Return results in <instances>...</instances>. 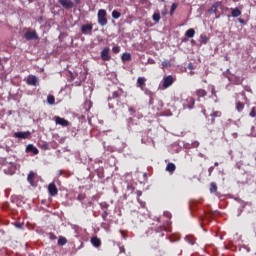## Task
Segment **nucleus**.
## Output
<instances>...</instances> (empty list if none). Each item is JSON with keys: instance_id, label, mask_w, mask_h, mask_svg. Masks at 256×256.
Returning a JSON list of instances; mask_svg holds the SVG:
<instances>
[{"instance_id": "1", "label": "nucleus", "mask_w": 256, "mask_h": 256, "mask_svg": "<svg viewBox=\"0 0 256 256\" xmlns=\"http://www.w3.org/2000/svg\"><path fill=\"white\" fill-rule=\"evenodd\" d=\"M98 23H99V25H101V27H105V25H107V23H108L107 10L100 9L98 11Z\"/></svg>"}, {"instance_id": "2", "label": "nucleus", "mask_w": 256, "mask_h": 256, "mask_svg": "<svg viewBox=\"0 0 256 256\" xmlns=\"http://www.w3.org/2000/svg\"><path fill=\"white\" fill-rule=\"evenodd\" d=\"M173 83H175V78L171 75H168L163 78L162 87H163V89H169V87H171V85H173Z\"/></svg>"}, {"instance_id": "3", "label": "nucleus", "mask_w": 256, "mask_h": 256, "mask_svg": "<svg viewBox=\"0 0 256 256\" xmlns=\"http://www.w3.org/2000/svg\"><path fill=\"white\" fill-rule=\"evenodd\" d=\"M48 193H49L50 197H57V195L59 193V189H57V185H55L54 182H52L48 185Z\"/></svg>"}, {"instance_id": "4", "label": "nucleus", "mask_w": 256, "mask_h": 256, "mask_svg": "<svg viewBox=\"0 0 256 256\" xmlns=\"http://www.w3.org/2000/svg\"><path fill=\"white\" fill-rule=\"evenodd\" d=\"M26 41H33L39 39L37 31H27L24 35Z\"/></svg>"}, {"instance_id": "5", "label": "nucleus", "mask_w": 256, "mask_h": 256, "mask_svg": "<svg viewBox=\"0 0 256 256\" xmlns=\"http://www.w3.org/2000/svg\"><path fill=\"white\" fill-rule=\"evenodd\" d=\"M109 47H105L102 51H101V59L102 61H111V56L109 55Z\"/></svg>"}, {"instance_id": "6", "label": "nucleus", "mask_w": 256, "mask_h": 256, "mask_svg": "<svg viewBox=\"0 0 256 256\" xmlns=\"http://www.w3.org/2000/svg\"><path fill=\"white\" fill-rule=\"evenodd\" d=\"M14 137L16 139H29L31 137V132L26 131V132H16L14 133Z\"/></svg>"}, {"instance_id": "7", "label": "nucleus", "mask_w": 256, "mask_h": 256, "mask_svg": "<svg viewBox=\"0 0 256 256\" xmlns=\"http://www.w3.org/2000/svg\"><path fill=\"white\" fill-rule=\"evenodd\" d=\"M56 125H61V127H69V122L65 120V118H61L59 116L55 117Z\"/></svg>"}, {"instance_id": "8", "label": "nucleus", "mask_w": 256, "mask_h": 256, "mask_svg": "<svg viewBox=\"0 0 256 256\" xmlns=\"http://www.w3.org/2000/svg\"><path fill=\"white\" fill-rule=\"evenodd\" d=\"M163 231H171V224L169 221H167L166 225H160L158 228H156V233H163Z\"/></svg>"}, {"instance_id": "9", "label": "nucleus", "mask_w": 256, "mask_h": 256, "mask_svg": "<svg viewBox=\"0 0 256 256\" xmlns=\"http://www.w3.org/2000/svg\"><path fill=\"white\" fill-rule=\"evenodd\" d=\"M58 3L64 7V9H73V1L71 0H58Z\"/></svg>"}, {"instance_id": "10", "label": "nucleus", "mask_w": 256, "mask_h": 256, "mask_svg": "<svg viewBox=\"0 0 256 256\" xmlns=\"http://www.w3.org/2000/svg\"><path fill=\"white\" fill-rule=\"evenodd\" d=\"M145 83H147V78L138 77L137 82H136V87H138L139 89H141L143 91V89H145Z\"/></svg>"}, {"instance_id": "11", "label": "nucleus", "mask_w": 256, "mask_h": 256, "mask_svg": "<svg viewBox=\"0 0 256 256\" xmlns=\"http://www.w3.org/2000/svg\"><path fill=\"white\" fill-rule=\"evenodd\" d=\"M93 31V24H86L81 26V33L83 35H87V33H91Z\"/></svg>"}, {"instance_id": "12", "label": "nucleus", "mask_w": 256, "mask_h": 256, "mask_svg": "<svg viewBox=\"0 0 256 256\" xmlns=\"http://www.w3.org/2000/svg\"><path fill=\"white\" fill-rule=\"evenodd\" d=\"M184 107H187V109H193V107H195V98L188 97L186 99V103L184 104Z\"/></svg>"}, {"instance_id": "13", "label": "nucleus", "mask_w": 256, "mask_h": 256, "mask_svg": "<svg viewBox=\"0 0 256 256\" xmlns=\"http://www.w3.org/2000/svg\"><path fill=\"white\" fill-rule=\"evenodd\" d=\"M26 153H33V155H39V149H37V147H34L33 144H29L26 147Z\"/></svg>"}, {"instance_id": "14", "label": "nucleus", "mask_w": 256, "mask_h": 256, "mask_svg": "<svg viewBox=\"0 0 256 256\" xmlns=\"http://www.w3.org/2000/svg\"><path fill=\"white\" fill-rule=\"evenodd\" d=\"M195 95L198 97V99L207 97V91L205 89H197L195 91Z\"/></svg>"}, {"instance_id": "15", "label": "nucleus", "mask_w": 256, "mask_h": 256, "mask_svg": "<svg viewBox=\"0 0 256 256\" xmlns=\"http://www.w3.org/2000/svg\"><path fill=\"white\" fill-rule=\"evenodd\" d=\"M38 79L36 76H29L27 79L28 85H33L34 87H37Z\"/></svg>"}, {"instance_id": "16", "label": "nucleus", "mask_w": 256, "mask_h": 256, "mask_svg": "<svg viewBox=\"0 0 256 256\" xmlns=\"http://www.w3.org/2000/svg\"><path fill=\"white\" fill-rule=\"evenodd\" d=\"M230 81L234 84V85H241V83H243V78L239 77V76H232L230 78Z\"/></svg>"}, {"instance_id": "17", "label": "nucleus", "mask_w": 256, "mask_h": 256, "mask_svg": "<svg viewBox=\"0 0 256 256\" xmlns=\"http://www.w3.org/2000/svg\"><path fill=\"white\" fill-rule=\"evenodd\" d=\"M91 243L94 247H101V239L97 236L91 238Z\"/></svg>"}, {"instance_id": "18", "label": "nucleus", "mask_w": 256, "mask_h": 256, "mask_svg": "<svg viewBox=\"0 0 256 256\" xmlns=\"http://www.w3.org/2000/svg\"><path fill=\"white\" fill-rule=\"evenodd\" d=\"M175 169H177V166H175L174 163H168L166 166V171H168V173H175Z\"/></svg>"}, {"instance_id": "19", "label": "nucleus", "mask_w": 256, "mask_h": 256, "mask_svg": "<svg viewBox=\"0 0 256 256\" xmlns=\"http://www.w3.org/2000/svg\"><path fill=\"white\" fill-rule=\"evenodd\" d=\"M27 181L30 183V185H35V174L33 172L28 174Z\"/></svg>"}, {"instance_id": "20", "label": "nucleus", "mask_w": 256, "mask_h": 256, "mask_svg": "<svg viewBox=\"0 0 256 256\" xmlns=\"http://www.w3.org/2000/svg\"><path fill=\"white\" fill-rule=\"evenodd\" d=\"M217 9H219V3H214L210 9H208V13L215 14L217 13Z\"/></svg>"}, {"instance_id": "21", "label": "nucleus", "mask_w": 256, "mask_h": 256, "mask_svg": "<svg viewBox=\"0 0 256 256\" xmlns=\"http://www.w3.org/2000/svg\"><path fill=\"white\" fill-rule=\"evenodd\" d=\"M222 113L221 111H213L211 114V123H215V118L221 117Z\"/></svg>"}, {"instance_id": "22", "label": "nucleus", "mask_w": 256, "mask_h": 256, "mask_svg": "<svg viewBox=\"0 0 256 256\" xmlns=\"http://www.w3.org/2000/svg\"><path fill=\"white\" fill-rule=\"evenodd\" d=\"M186 37H188L189 39H193V37H195V29L190 28L186 31L185 33Z\"/></svg>"}, {"instance_id": "23", "label": "nucleus", "mask_w": 256, "mask_h": 256, "mask_svg": "<svg viewBox=\"0 0 256 256\" xmlns=\"http://www.w3.org/2000/svg\"><path fill=\"white\" fill-rule=\"evenodd\" d=\"M208 41H209V37H207V35H203V34L200 35L201 45H207Z\"/></svg>"}, {"instance_id": "24", "label": "nucleus", "mask_w": 256, "mask_h": 256, "mask_svg": "<svg viewBox=\"0 0 256 256\" xmlns=\"http://www.w3.org/2000/svg\"><path fill=\"white\" fill-rule=\"evenodd\" d=\"M245 109V104L243 102H237L236 103V110L238 113H241Z\"/></svg>"}, {"instance_id": "25", "label": "nucleus", "mask_w": 256, "mask_h": 256, "mask_svg": "<svg viewBox=\"0 0 256 256\" xmlns=\"http://www.w3.org/2000/svg\"><path fill=\"white\" fill-rule=\"evenodd\" d=\"M231 15H232V17H240L241 10L239 8L232 9Z\"/></svg>"}, {"instance_id": "26", "label": "nucleus", "mask_w": 256, "mask_h": 256, "mask_svg": "<svg viewBox=\"0 0 256 256\" xmlns=\"http://www.w3.org/2000/svg\"><path fill=\"white\" fill-rule=\"evenodd\" d=\"M185 241H187V243H189V245H195V237L189 235L185 237Z\"/></svg>"}, {"instance_id": "27", "label": "nucleus", "mask_w": 256, "mask_h": 256, "mask_svg": "<svg viewBox=\"0 0 256 256\" xmlns=\"http://www.w3.org/2000/svg\"><path fill=\"white\" fill-rule=\"evenodd\" d=\"M58 245H60V247H63V245H67V238L60 236V238L58 239Z\"/></svg>"}, {"instance_id": "28", "label": "nucleus", "mask_w": 256, "mask_h": 256, "mask_svg": "<svg viewBox=\"0 0 256 256\" xmlns=\"http://www.w3.org/2000/svg\"><path fill=\"white\" fill-rule=\"evenodd\" d=\"M121 59L122 61H131V53H123Z\"/></svg>"}, {"instance_id": "29", "label": "nucleus", "mask_w": 256, "mask_h": 256, "mask_svg": "<svg viewBox=\"0 0 256 256\" xmlns=\"http://www.w3.org/2000/svg\"><path fill=\"white\" fill-rule=\"evenodd\" d=\"M210 193H217V183H210Z\"/></svg>"}, {"instance_id": "30", "label": "nucleus", "mask_w": 256, "mask_h": 256, "mask_svg": "<svg viewBox=\"0 0 256 256\" xmlns=\"http://www.w3.org/2000/svg\"><path fill=\"white\" fill-rule=\"evenodd\" d=\"M153 21H155V23H159V21H161V14L159 13H154L152 16Z\"/></svg>"}, {"instance_id": "31", "label": "nucleus", "mask_w": 256, "mask_h": 256, "mask_svg": "<svg viewBox=\"0 0 256 256\" xmlns=\"http://www.w3.org/2000/svg\"><path fill=\"white\" fill-rule=\"evenodd\" d=\"M47 103H48L49 105H55V96L49 95V96L47 97Z\"/></svg>"}, {"instance_id": "32", "label": "nucleus", "mask_w": 256, "mask_h": 256, "mask_svg": "<svg viewBox=\"0 0 256 256\" xmlns=\"http://www.w3.org/2000/svg\"><path fill=\"white\" fill-rule=\"evenodd\" d=\"M112 17H113V19H119L121 17V12H119L117 10H113Z\"/></svg>"}, {"instance_id": "33", "label": "nucleus", "mask_w": 256, "mask_h": 256, "mask_svg": "<svg viewBox=\"0 0 256 256\" xmlns=\"http://www.w3.org/2000/svg\"><path fill=\"white\" fill-rule=\"evenodd\" d=\"M167 67H171V62L168 60L162 61V68L167 69Z\"/></svg>"}, {"instance_id": "34", "label": "nucleus", "mask_w": 256, "mask_h": 256, "mask_svg": "<svg viewBox=\"0 0 256 256\" xmlns=\"http://www.w3.org/2000/svg\"><path fill=\"white\" fill-rule=\"evenodd\" d=\"M99 205L100 208L103 209L104 211H107V209H109V204L107 202H101Z\"/></svg>"}, {"instance_id": "35", "label": "nucleus", "mask_w": 256, "mask_h": 256, "mask_svg": "<svg viewBox=\"0 0 256 256\" xmlns=\"http://www.w3.org/2000/svg\"><path fill=\"white\" fill-rule=\"evenodd\" d=\"M101 217L103 221H107V217H109V212L107 210H104L103 213L101 214Z\"/></svg>"}, {"instance_id": "36", "label": "nucleus", "mask_w": 256, "mask_h": 256, "mask_svg": "<svg viewBox=\"0 0 256 256\" xmlns=\"http://www.w3.org/2000/svg\"><path fill=\"white\" fill-rule=\"evenodd\" d=\"M119 97H121V94H119V92L114 91V92L112 93V99H117V98H119Z\"/></svg>"}, {"instance_id": "37", "label": "nucleus", "mask_w": 256, "mask_h": 256, "mask_svg": "<svg viewBox=\"0 0 256 256\" xmlns=\"http://www.w3.org/2000/svg\"><path fill=\"white\" fill-rule=\"evenodd\" d=\"M112 51H113V53L117 54V53H119L121 51V48L119 46H114L112 48Z\"/></svg>"}, {"instance_id": "38", "label": "nucleus", "mask_w": 256, "mask_h": 256, "mask_svg": "<svg viewBox=\"0 0 256 256\" xmlns=\"http://www.w3.org/2000/svg\"><path fill=\"white\" fill-rule=\"evenodd\" d=\"M49 239L51 241H55V239H57V236L55 234H53L52 232L49 233Z\"/></svg>"}, {"instance_id": "39", "label": "nucleus", "mask_w": 256, "mask_h": 256, "mask_svg": "<svg viewBox=\"0 0 256 256\" xmlns=\"http://www.w3.org/2000/svg\"><path fill=\"white\" fill-rule=\"evenodd\" d=\"M251 117H256V109L255 107H253L250 111V114H249Z\"/></svg>"}, {"instance_id": "40", "label": "nucleus", "mask_w": 256, "mask_h": 256, "mask_svg": "<svg viewBox=\"0 0 256 256\" xmlns=\"http://www.w3.org/2000/svg\"><path fill=\"white\" fill-rule=\"evenodd\" d=\"M77 199H78V201H84V199H85V194H79V195L77 196Z\"/></svg>"}, {"instance_id": "41", "label": "nucleus", "mask_w": 256, "mask_h": 256, "mask_svg": "<svg viewBox=\"0 0 256 256\" xmlns=\"http://www.w3.org/2000/svg\"><path fill=\"white\" fill-rule=\"evenodd\" d=\"M177 9V4L173 3L170 9V12L173 13Z\"/></svg>"}, {"instance_id": "42", "label": "nucleus", "mask_w": 256, "mask_h": 256, "mask_svg": "<svg viewBox=\"0 0 256 256\" xmlns=\"http://www.w3.org/2000/svg\"><path fill=\"white\" fill-rule=\"evenodd\" d=\"M211 94L217 95V92L215 91V86H211Z\"/></svg>"}, {"instance_id": "43", "label": "nucleus", "mask_w": 256, "mask_h": 256, "mask_svg": "<svg viewBox=\"0 0 256 256\" xmlns=\"http://www.w3.org/2000/svg\"><path fill=\"white\" fill-rule=\"evenodd\" d=\"M102 227L106 229V231L109 230V225H107V223H102Z\"/></svg>"}, {"instance_id": "44", "label": "nucleus", "mask_w": 256, "mask_h": 256, "mask_svg": "<svg viewBox=\"0 0 256 256\" xmlns=\"http://www.w3.org/2000/svg\"><path fill=\"white\" fill-rule=\"evenodd\" d=\"M119 250H120V253H125V247L124 246H120Z\"/></svg>"}, {"instance_id": "45", "label": "nucleus", "mask_w": 256, "mask_h": 256, "mask_svg": "<svg viewBox=\"0 0 256 256\" xmlns=\"http://www.w3.org/2000/svg\"><path fill=\"white\" fill-rule=\"evenodd\" d=\"M215 169V167L211 166L208 171H209V175H211V173H213V170Z\"/></svg>"}, {"instance_id": "46", "label": "nucleus", "mask_w": 256, "mask_h": 256, "mask_svg": "<svg viewBox=\"0 0 256 256\" xmlns=\"http://www.w3.org/2000/svg\"><path fill=\"white\" fill-rule=\"evenodd\" d=\"M136 195H137L138 197H141V196L143 195V192H141L140 190H138V191L136 192Z\"/></svg>"}, {"instance_id": "47", "label": "nucleus", "mask_w": 256, "mask_h": 256, "mask_svg": "<svg viewBox=\"0 0 256 256\" xmlns=\"http://www.w3.org/2000/svg\"><path fill=\"white\" fill-rule=\"evenodd\" d=\"M128 111H129L130 113H135V109H133L132 107H129V108H128Z\"/></svg>"}, {"instance_id": "48", "label": "nucleus", "mask_w": 256, "mask_h": 256, "mask_svg": "<svg viewBox=\"0 0 256 256\" xmlns=\"http://www.w3.org/2000/svg\"><path fill=\"white\" fill-rule=\"evenodd\" d=\"M239 23H241L242 25H245V21L243 20V19H241V18H239Z\"/></svg>"}, {"instance_id": "49", "label": "nucleus", "mask_w": 256, "mask_h": 256, "mask_svg": "<svg viewBox=\"0 0 256 256\" xmlns=\"http://www.w3.org/2000/svg\"><path fill=\"white\" fill-rule=\"evenodd\" d=\"M76 5H79V3H81V0H74Z\"/></svg>"}, {"instance_id": "50", "label": "nucleus", "mask_w": 256, "mask_h": 256, "mask_svg": "<svg viewBox=\"0 0 256 256\" xmlns=\"http://www.w3.org/2000/svg\"><path fill=\"white\" fill-rule=\"evenodd\" d=\"M214 167H219V162H215Z\"/></svg>"}, {"instance_id": "51", "label": "nucleus", "mask_w": 256, "mask_h": 256, "mask_svg": "<svg viewBox=\"0 0 256 256\" xmlns=\"http://www.w3.org/2000/svg\"><path fill=\"white\" fill-rule=\"evenodd\" d=\"M191 43H192V45H195L196 42H195V40H191Z\"/></svg>"}, {"instance_id": "52", "label": "nucleus", "mask_w": 256, "mask_h": 256, "mask_svg": "<svg viewBox=\"0 0 256 256\" xmlns=\"http://www.w3.org/2000/svg\"><path fill=\"white\" fill-rule=\"evenodd\" d=\"M182 41H187V38L182 39Z\"/></svg>"}, {"instance_id": "53", "label": "nucleus", "mask_w": 256, "mask_h": 256, "mask_svg": "<svg viewBox=\"0 0 256 256\" xmlns=\"http://www.w3.org/2000/svg\"><path fill=\"white\" fill-rule=\"evenodd\" d=\"M1 61H2V60H1V58H0V65H1Z\"/></svg>"}, {"instance_id": "54", "label": "nucleus", "mask_w": 256, "mask_h": 256, "mask_svg": "<svg viewBox=\"0 0 256 256\" xmlns=\"http://www.w3.org/2000/svg\"><path fill=\"white\" fill-rule=\"evenodd\" d=\"M163 235H164V234L162 233V234H161V237H163Z\"/></svg>"}, {"instance_id": "55", "label": "nucleus", "mask_w": 256, "mask_h": 256, "mask_svg": "<svg viewBox=\"0 0 256 256\" xmlns=\"http://www.w3.org/2000/svg\"><path fill=\"white\" fill-rule=\"evenodd\" d=\"M162 2H164L165 0H161Z\"/></svg>"}]
</instances>
